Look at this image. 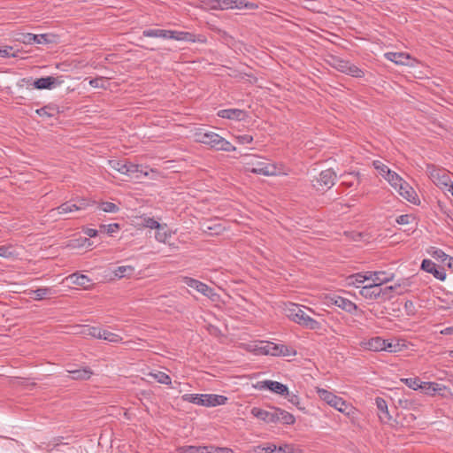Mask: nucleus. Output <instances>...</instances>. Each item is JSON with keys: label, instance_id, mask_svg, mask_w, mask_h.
Wrapping results in <instances>:
<instances>
[{"label": "nucleus", "instance_id": "37", "mask_svg": "<svg viewBox=\"0 0 453 453\" xmlns=\"http://www.w3.org/2000/svg\"><path fill=\"white\" fill-rule=\"evenodd\" d=\"M127 162L128 161L127 159H111L108 161V165L111 169L125 174Z\"/></svg>", "mask_w": 453, "mask_h": 453}, {"label": "nucleus", "instance_id": "9", "mask_svg": "<svg viewBox=\"0 0 453 453\" xmlns=\"http://www.w3.org/2000/svg\"><path fill=\"white\" fill-rule=\"evenodd\" d=\"M429 178L440 188H449L452 185L449 172L441 168H436L434 165L427 167Z\"/></svg>", "mask_w": 453, "mask_h": 453}, {"label": "nucleus", "instance_id": "14", "mask_svg": "<svg viewBox=\"0 0 453 453\" xmlns=\"http://www.w3.org/2000/svg\"><path fill=\"white\" fill-rule=\"evenodd\" d=\"M395 190L398 194L408 202L413 204L419 203V198L414 188L406 181L403 180Z\"/></svg>", "mask_w": 453, "mask_h": 453}, {"label": "nucleus", "instance_id": "48", "mask_svg": "<svg viewBox=\"0 0 453 453\" xmlns=\"http://www.w3.org/2000/svg\"><path fill=\"white\" fill-rule=\"evenodd\" d=\"M346 74L355 78H361L365 75V72L356 65L350 63L348 67Z\"/></svg>", "mask_w": 453, "mask_h": 453}, {"label": "nucleus", "instance_id": "49", "mask_svg": "<svg viewBox=\"0 0 453 453\" xmlns=\"http://www.w3.org/2000/svg\"><path fill=\"white\" fill-rule=\"evenodd\" d=\"M100 209L104 212L114 213L119 211V207L111 202H104L100 204Z\"/></svg>", "mask_w": 453, "mask_h": 453}, {"label": "nucleus", "instance_id": "32", "mask_svg": "<svg viewBox=\"0 0 453 453\" xmlns=\"http://www.w3.org/2000/svg\"><path fill=\"white\" fill-rule=\"evenodd\" d=\"M150 377L156 380L158 383L164 384V385H171L172 380L171 377L166 374L165 372H160V371H154L150 372L148 374Z\"/></svg>", "mask_w": 453, "mask_h": 453}, {"label": "nucleus", "instance_id": "27", "mask_svg": "<svg viewBox=\"0 0 453 453\" xmlns=\"http://www.w3.org/2000/svg\"><path fill=\"white\" fill-rule=\"evenodd\" d=\"M171 236L172 232L167 227V225L160 224L159 227H157L156 230L155 239L158 242L165 243Z\"/></svg>", "mask_w": 453, "mask_h": 453}, {"label": "nucleus", "instance_id": "47", "mask_svg": "<svg viewBox=\"0 0 453 453\" xmlns=\"http://www.w3.org/2000/svg\"><path fill=\"white\" fill-rule=\"evenodd\" d=\"M431 256L436 260H440L446 265H448L449 258H452V257L447 255L443 250L440 249H434L431 252Z\"/></svg>", "mask_w": 453, "mask_h": 453}, {"label": "nucleus", "instance_id": "7", "mask_svg": "<svg viewBox=\"0 0 453 453\" xmlns=\"http://www.w3.org/2000/svg\"><path fill=\"white\" fill-rule=\"evenodd\" d=\"M89 205V202L85 198L78 199L77 201H68L63 203L59 206L50 210L49 216L54 218L58 215L71 213L73 211L85 210Z\"/></svg>", "mask_w": 453, "mask_h": 453}, {"label": "nucleus", "instance_id": "40", "mask_svg": "<svg viewBox=\"0 0 453 453\" xmlns=\"http://www.w3.org/2000/svg\"><path fill=\"white\" fill-rule=\"evenodd\" d=\"M384 179L395 189L397 188L399 184L403 180V179L394 171H391Z\"/></svg>", "mask_w": 453, "mask_h": 453}, {"label": "nucleus", "instance_id": "42", "mask_svg": "<svg viewBox=\"0 0 453 453\" xmlns=\"http://www.w3.org/2000/svg\"><path fill=\"white\" fill-rule=\"evenodd\" d=\"M134 268L131 265H121L116 268L114 271V274L116 277L123 278L126 276H130L134 273Z\"/></svg>", "mask_w": 453, "mask_h": 453}, {"label": "nucleus", "instance_id": "19", "mask_svg": "<svg viewBox=\"0 0 453 453\" xmlns=\"http://www.w3.org/2000/svg\"><path fill=\"white\" fill-rule=\"evenodd\" d=\"M217 115L222 119L233 120H244L248 115L246 111L240 109H222L217 112Z\"/></svg>", "mask_w": 453, "mask_h": 453}, {"label": "nucleus", "instance_id": "64", "mask_svg": "<svg viewBox=\"0 0 453 453\" xmlns=\"http://www.w3.org/2000/svg\"><path fill=\"white\" fill-rule=\"evenodd\" d=\"M221 11L233 10V0H219Z\"/></svg>", "mask_w": 453, "mask_h": 453}, {"label": "nucleus", "instance_id": "31", "mask_svg": "<svg viewBox=\"0 0 453 453\" xmlns=\"http://www.w3.org/2000/svg\"><path fill=\"white\" fill-rule=\"evenodd\" d=\"M386 349L384 351H388L389 353H397L402 351L405 347L404 341L397 340L395 342H389L386 340L385 342Z\"/></svg>", "mask_w": 453, "mask_h": 453}, {"label": "nucleus", "instance_id": "22", "mask_svg": "<svg viewBox=\"0 0 453 453\" xmlns=\"http://www.w3.org/2000/svg\"><path fill=\"white\" fill-rule=\"evenodd\" d=\"M62 81L52 76L42 77L34 81V87L37 89H51L60 85Z\"/></svg>", "mask_w": 453, "mask_h": 453}, {"label": "nucleus", "instance_id": "52", "mask_svg": "<svg viewBox=\"0 0 453 453\" xmlns=\"http://www.w3.org/2000/svg\"><path fill=\"white\" fill-rule=\"evenodd\" d=\"M13 49L11 46H4L0 48V57L3 58H15L17 54L12 52Z\"/></svg>", "mask_w": 453, "mask_h": 453}, {"label": "nucleus", "instance_id": "38", "mask_svg": "<svg viewBox=\"0 0 453 453\" xmlns=\"http://www.w3.org/2000/svg\"><path fill=\"white\" fill-rule=\"evenodd\" d=\"M101 335H102V337L100 339L104 340L111 343H119V342H122V340H123V338L119 334H117L115 333H112V332H110L107 330L102 329Z\"/></svg>", "mask_w": 453, "mask_h": 453}, {"label": "nucleus", "instance_id": "8", "mask_svg": "<svg viewBox=\"0 0 453 453\" xmlns=\"http://www.w3.org/2000/svg\"><path fill=\"white\" fill-rule=\"evenodd\" d=\"M247 170L250 173L265 176H273L281 173V171L275 164L263 161L247 163Z\"/></svg>", "mask_w": 453, "mask_h": 453}, {"label": "nucleus", "instance_id": "59", "mask_svg": "<svg viewBox=\"0 0 453 453\" xmlns=\"http://www.w3.org/2000/svg\"><path fill=\"white\" fill-rule=\"evenodd\" d=\"M277 453H294V447L289 444H284L276 449Z\"/></svg>", "mask_w": 453, "mask_h": 453}, {"label": "nucleus", "instance_id": "11", "mask_svg": "<svg viewBox=\"0 0 453 453\" xmlns=\"http://www.w3.org/2000/svg\"><path fill=\"white\" fill-rule=\"evenodd\" d=\"M336 173L331 168L320 172L313 180V187L318 190L329 189L335 184Z\"/></svg>", "mask_w": 453, "mask_h": 453}, {"label": "nucleus", "instance_id": "28", "mask_svg": "<svg viewBox=\"0 0 453 453\" xmlns=\"http://www.w3.org/2000/svg\"><path fill=\"white\" fill-rule=\"evenodd\" d=\"M374 277L372 284H378V287H382L384 283L389 282L393 280V274L381 271H374Z\"/></svg>", "mask_w": 453, "mask_h": 453}, {"label": "nucleus", "instance_id": "41", "mask_svg": "<svg viewBox=\"0 0 453 453\" xmlns=\"http://www.w3.org/2000/svg\"><path fill=\"white\" fill-rule=\"evenodd\" d=\"M18 256L15 249L12 245L0 246V257L4 258H13Z\"/></svg>", "mask_w": 453, "mask_h": 453}, {"label": "nucleus", "instance_id": "1", "mask_svg": "<svg viewBox=\"0 0 453 453\" xmlns=\"http://www.w3.org/2000/svg\"><path fill=\"white\" fill-rule=\"evenodd\" d=\"M316 392L322 401L348 417L351 421L357 418V410L350 403L327 389L318 388Z\"/></svg>", "mask_w": 453, "mask_h": 453}, {"label": "nucleus", "instance_id": "63", "mask_svg": "<svg viewBox=\"0 0 453 453\" xmlns=\"http://www.w3.org/2000/svg\"><path fill=\"white\" fill-rule=\"evenodd\" d=\"M361 275H362V278L364 280V281H371L372 282V280H373V277H374V271H367V272H363V273H360Z\"/></svg>", "mask_w": 453, "mask_h": 453}, {"label": "nucleus", "instance_id": "5", "mask_svg": "<svg viewBox=\"0 0 453 453\" xmlns=\"http://www.w3.org/2000/svg\"><path fill=\"white\" fill-rule=\"evenodd\" d=\"M395 288L393 286L378 287V284L369 283L361 288L359 294L362 297L369 301L378 299L387 300L391 298V293Z\"/></svg>", "mask_w": 453, "mask_h": 453}, {"label": "nucleus", "instance_id": "2", "mask_svg": "<svg viewBox=\"0 0 453 453\" xmlns=\"http://www.w3.org/2000/svg\"><path fill=\"white\" fill-rule=\"evenodd\" d=\"M194 139L196 142L209 146L215 150L233 152L236 148L227 140L212 131L203 128L196 129L194 133Z\"/></svg>", "mask_w": 453, "mask_h": 453}, {"label": "nucleus", "instance_id": "60", "mask_svg": "<svg viewBox=\"0 0 453 453\" xmlns=\"http://www.w3.org/2000/svg\"><path fill=\"white\" fill-rule=\"evenodd\" d=\"M210 453H231L232 449L228 448L212 447L210 446Z\"/></svg>", "mask_w": 453, "mask_h": 453}, {"label": "nucleus", "instance_id": "62", "mask_svg": "<svg viewBox=\"0 0 453 453\" xmlns=\"http://www.w3.org/2000/svg\"><path fill=\"white\" fill-rule=\"evenodd\" d=\"M104 80L102 78H95L89 80L88 83L93 88H103Z\"/></svg>", "mask_w": 453, "mask_h": 453}, {"label": "nucleus", "instance_id": "10", "mask_svg": "<svg viewBox=\"0 0 453 453\" xmlns=\"http://www.w3.org/2000/svg\"><path fill=\"white\" fill-rule=\"evenodd\" d=\"M181 280L189 288L196 289L197 292L201 293L202 295L210 298L212 301H215L218 297L217 293L214 291L212 288L209 287L207 284L198 280L184 276L181 278Z\"/></svg>", "mask_w": 453, "mask_h": 453}, {"label": "nucleus", "instance_id": "46", "mask_svg": "<svg viewBox=\"0 0 453 453\" xmlns=\"http://www.w3.org/2000/svg\"><path fill=\"white\" fill-rule=\"evenodd\" d=\"M277 446L273 443H267L266 445H258L254 447V453H273L276 451Z\"/></svg>", "mask_w": 453, "mask_h": 453}, {"label": "nucleus", "instance_id": "35", "mask_svg": "<svg viewBox=\"0 0 453 453\" xmlns=\"http://www.w3.org/2000/svg\"><path fill=\"white\" fill-rule=\"evenodd\" d=\"M208 446L187 445L179 449L180 453H210Z\"/></svg>", "mask_w": 453, "mask_h": 453}, {"label": "nucleus", "instance_id": "33", "mask_svg": "<svg viewBox=\"0 0 453 453\" xmlns=\"http://www.w3.org/2000/svg\"><path fill=\"white\" fill-rule=\"evenodd\" d=\"M233 9L237 10H257L258 9V4L254 2L245 1V0H233Z\"/></svg>", "mask_w": 453, "mask_h": 453}, {"label": "nucleus", "instance_id": "61", "mask_svg": "<svg viewBox=\"0 0 453 453\" xmlns=\"http://www.w3.org/2000/svg\"><path fill=\"white\" fill-rule=\"evenodd\" d=\"M35 44H44L49 42V40L47 38V35L42 34V35H35V38L34 39Z\"/></svg>", "mask_w": 453, "mask_h": 453}, {"label": "nucleus", "instance_id": "24", "mask_svg": "<svg viewBox=\"0 0 453 453\" xmlns=\"http://www.w3.org/2000/svg\"><path fill=\"white\" fill-rule=\"evenodd\" d=\"M420 389L428 395H434L436 393L440 394L442 390L447 389V387L436 382L423 381Z\"/></svg>", "mask_w": 453, "mask_h": 453}, {"label": "nucleus", "instance_id": "36", "mask_svg": "<svg viewBox=\"0 0 453 453\" xmlns=\"http://www.w3.org/2000/svg\"><path fill=\"white\" fill-rule=\"evenodd\" d=\"M34 299L41 301L46 296H51L56 294L55 290L51 288H40L33 291Z\"/></svg>", "mask_w": 453, "mask_h": 453}, {"label": "nucleus", "instance_id": "56", "mask_svg": "<svg viewBox=\"0 0 453 453\" xmlns=\"http://www.w3.org/2000/svg\"><path fill=\"white\" fill-rule=\"evenodd\" d=\"M101 228L104 229L108 234H112L119 229V225L117 223L102 225Z\"/></svg>", "mask_w": 453, "mask_h": 453}, {"label": "nucleus", "instance_id": "16", "mask_svg": "<svg viewBox=\"0 0 453 453\" xmlns=\"http://www.w3.org/2000/svg\"><path fill=\"white\" fill-rule=\"evenodd\" d=\"M256 388L260 390L268 389L280 395H284L285 394H288V387L286 385L273 380L259 381L257 382Z\"/></svg>", "mask_w": 453, "mask_h": 453}, {"label": "nucleus", "instance_id": "18", "mask_svg": "<svg viewBox=\"0 0 453 453\" xmlns=\"http://www.w3.org/2000/svg\"><path fill=\"white\" fill-rule=\"evenodd\" d=\"M337 304L336 306L342 311L348 312L351 315H362L364 311L360 310L357 305L350 301L349 299H347L342 296H339L338 299H336Z\"/></svg>", "mask_w": 453, "mask_h": 453}, {"label": "nucleus", "instance_id": "23", "mask_svg": "<svg viewBox=\"0 0 453 453\" xmlns=\"http://www.w3.org/2000/svg\"><path fill=\"white\" fill-rule=\"evenodd\" d=\"M386 340L380 337H372L363 342V347L371 351H384Z\"/></svg>", "mask_w": 453, "mask_h": 453}, {"label": "nucleus", "instance_id": "55", "mask_svg": "<svg viewBox=\"0 0 453 453\" xmlns=\"http://www.w3.org/2000/svg\"><path fill=\"white\" fill-rule=\"evenodd\" d=\"M143 226L145 227L157 230V228L159 227L160 223L153 218H146L143 220Z\"/></svg>", "mask_w": 453, "mask_h": 453}, {"label": "nucleus", "instance_id": "57", "mask_svg": "<svg viewBox=\"0 0 453 453\" xmlns=\"http://www.w3.org/2000/svg\"><path fill=\"white\" fill-rule=\"evenodd\" d=\"M288 401L292 403L293 405H296V406H298L299 403H300V398L299 396L295 394V393H290L288 390V394H285L284 395Z\"/></svg>", "mask_w": 453, "mask_h": 453}, {"label": "nucleus", "instance_id": "13", "mask_svg": "<svg viewBox=\"0 0 453 453\" xmlns=\"http://www.w3.org/2000/svg\"><path fill=\"white\" fill-rule=\"evenodd\" d=\"M150 173H157L156 170L143 166L142 165L134 164L127 162L125 175L132 178L140 179L142 177H148Z\"/></svg>", "mask_w": 453, "mask_h": 453}, {"label": "nucleus", "instance_id": "44", "mask_svg": "<svg viewBox=\"0 0 453 453\" xmlns=\"http://www.w3.org/2000/svg\"><path fill=\"white\" fill-rule=\"evenodd\" d=\"M408 388L418 390L421 388L422 382L419 378H404L401 380Z\"/></svg>", "mask_w": 453, "mask_h": 453}, {"label": "nucleus", "instance_id": "34", "mask_svg": "<svg viewBox=\"0 0 453 453\" xmlns=\"http://www.w3.org/2000/svg\"><path fill=\"white\" fill-rule=\"evenodd\" d=\"M278 416H279V421L280 423H282L284 425H293L296 422V418L294 415L289 413L288 411L282 410L280 408L277 409Z\"/></svg>", "mask_w": 453, "mask_h": 453}, {"label": "nucleus", "instance_id": "51", "mask_svg": "<svg viewBox=\"0 0 453 453\" xmlns=\"http://www.w3.org/2000/svg\"><path fill=\"white\" fill-rule=\"evenodd\" d=\"M340 296L334 294V293H330V294H327L325 296V298H324V303L327 306H336L337 304V302H336V299L339 298Z\"/></svg>", "mask_w": 453, "mask_h": 453}, {"label": "nucleus", "instance_id": "30", "mask_svg": "<svg viewBox=\"0 0 453 453\" xmlns=\"http://www.w3.org/2000/svg\"><path fill=\"white\" fill-rule=\"evenodd\" d=\"M170 30L165 29H145L142 31V35L144 37H155V38H163L169 39Z\"/></svg>", "mask_w": 453, "mask_h": 453}, {"label": "nucleus", "instance_id": "3", "mask_svg": "<svg viewBox=\"0 0 453 453\" xmlns=\"http://www.w3.org/2000/svg\"><path fill=\"white\" fill-rule=\"evenodd\" d=\"M303 308L309 310L311 312L315 313L311 308L290 303L286 305L284 311L286 316L293 322L299 326L310 329V330H319L321 329V323L307 315Z\"/></svg>", "mask_w": 453, "mask_h": 453}, {"label": "nucleus", "instance_id": "43", "mask_svg": "<svg viewBox=\"0 0 453 453\" xmlns=\"http://www.w3.org/2000/svg\"><path fill=\"white\" fill-rule=\"evenodd\" d=\"M372 165L377 170L378 173L383 178H385L392 171L380 160H374L372 162Z\"/></svg>", "mask_w": 453, "mask_h": 453}, {"label": "nucleus", "instance_id": "29", "mask_svg": "<svg viewBox=\"0 0 453 453\" xmlns=\"http://www.w3.org/2000/svg\"><path fill=\"white\" fill-rule=\"evenodd\" d=\"M78 327L80 328V334L88 335L96 339H100L102 337V329L99 327L90 326H79Z\"/></svg>", "mask_w": 453, "mask_h": 453}, {"label": "nucleus", "instance_id": "4", "mask_svg": "<svg viewBox=\"0 0 453 453\" xmlns=\"http://www.w3.org/2000/svg\"><path fill=\"white\" fill-rule=\"evenodd\" d=\"M182 400L199 406L215 407L226 404L227 397L216 394H185Z\"/></svg>", "mask_w": 453, "mask_h": 453}, {"label": "nucleus", "instance_id": "17", "mask_svg": "<svg viewBox=\"0 0 453 453\" xmlns=\"http://www.w3.org/2000/svg\"><path fill=\"white\" fill-rule=\"evenodd\" d=\"M421 269L426 273H432L434 278L440 280L446 279V273L443 268H440L430 259H424L421 264Z\"/></svg>", "mask_w": 453, "mask_h": 453}, {"label": "nucleus", "instance_id": "25", "mask_svg": "<svg viewBox=\"0 0 453 453\" xmlns=\"http://www.w3.org/2000/svg\"><path fill=\"white\" fill-rule=\"evenodd\" d=\"M71 284L77 285L87 288L91 282V280L85 274L73 273L66 278Z\"/></svg>", "mask_w": 453, "mask_h": 453}, {"label": "nucleus", "instance_id": "39", "mask_svg": "<svg viewBox=\"0 0 453 453\" xmlns=\"http://www.w3.org/2000/svg\"><path fill=\"white\" fill-rule=\"evenodd\" d=\"M349 64H350L349 61H347V60H344V59H342L339 58H334L332 59V63H331V65L334 68H335L337 71L343 73H347Z\"/></svg>", "mask_w": 453, "mask_h": 453}, {"label": "nucleus", "instance_id": "26", "mask_svg": "<svg viewBox=\"0 0 453 453\" xmlns=\"http://www.w3.org/2000/svg\"><path fill=\"white\" fill-rule=\"evenodd\" d=\"M67 372L71 374V379L80 380H88L93 374V372L88 367H83L76 370H68Z\"/></svg>", "mask_w": 453, "mask_h": 453}, {"label": "nucleus", "instance_id": "21", "mask_svg": "<svg viewBox=\"0 0 453 453\" xmlns=\"http://www.w3.org/2000/svg\"><path fill=\"white\" fill-rule=\"evenodd\" d=\"M375 405L378 409V416L382 423L388 424L392 419L388 411L387 402L382 397L375 398Z\"/></svg>", "mask_w": 453, "mask_h": 453}, {"label": "nucleus", "instance_id": "58", "mask_svg": "<svg viewBox=\"0 0 453 453\" xmlns=\"http://www.w3.org/2000/svg\"><path fill=\"white\" fill-rule=\"evenodd\" d=\"M205 4L210 10L221 11L219 0H206Z\"/></svg>", "mask_w": 453, "mask_h": 453}, {"label": "nucleus", "instance_id": "50", "mask_svg": "<svg viewBox=\"0 0 453 453\" xmlns=\"http://www.w3.org/2000/svg\"><path fill=\"white\" fill-rule=\"evenodd\" d=\"M35 38V35L27 33V34L21 35L20 37L17 38V41H19L22 43H25V44L32 45V44H35V41H34Z\"/></svg>", "mask_w": 453, "mask_h": 453}, {"label": "nucleus", "instance_id": "15", "mask_svg": "<svg viewBox=\"0 0 453 453\" xmlns=\"http://www.w3.org/2000/svg\"><path fill=\"white\" fill-rule=\"evenodd\" d=\"M278 408H273L272 411L263 410L261 408L254 407L251 409V414L258 419H261L266 423H278Z\"/></svg>", "mask_w": 453, "mask_h": 453}, {"label": "nucleus", "instance_id": "20", "mask_svg": "<svg viewBox=\"0 0 453 453\" xmlns=\"http://www.w3.org/2000/svg\"><path fill=\"white\" fill-rule=\"evenodd\" d=\"M386 59L401 65H413V64L410 63L411 60H413L410 54L405 52H387L385 53Z\"/></svg>", "mask_w": 453, "mask_h": 453}, {"label": "nucleus", "instance_id": "53", "mask_svg": "<svg viewBox=\"0 0 453 453\" xmlns=\"http://www.w3.org/2000/svg\"><path fill=\"white\" fill-rule=\"evenodd\" d=\"M414 220V217L410 214H403L397 217L396 222L400 225H408Z\"/></svg>", "mask_w": 453, "mask_h": 453}, {"label": "nucleus", "instance_id": "12", "mask_svg": "<svg viewBox=\"0 0 453 453\" xmlns=\"http://www.w3.org/2000/svg\"><path fill=\"white\" fill-rule=\"evenodd\" d=\"M169 39L180 42H200L205 43L206 37L203 35H196L189 32L170 30Z\"/></svg>", "mask_w": 453, "mask_h": 453}, {"label": "nucleus", "instance_id": "45", "mask_svg": "<svg viewBox=\"0 0 453 453\" xmlns=\"http://www.w3.org/2000/svg\"><path fill=\"white\" fill-rule=\"evenodd\" d=\"M365 283L362 275L360 273H354L352 275H349L347 278V285L348 286H354L356 288H359L360 284Z\"/></svg>", "mask_w": 453, "mask_h": 453}, {"label": "nucleus", "instance_id": "54", "mask_svg": "<svg viewBox=\"0 0 453 453\" xmlns=\"http://www.w3.org/2000/svg\"><path fill=\"white\" fill-rule=\"evenodd\" d=\"M234 138L239 144H250L253 142V136L250 134H240Z\"/></svg>", "mask_w": 453, "mask_h": 453}, {"label": "nucleus", "instance_id": "6", "mask_svg": "<svg viewBox=\"0 0 453 453\" xmlns=\"http://www.w3.org/2000/svg\"><path fill=\"white\" fill-rule=\"evenodd\" d=\"M251 350L256 355H265L273 357H286L290 355L288 346L283 344H276L271 342H259L256 343Z\"/></svg>", "mask_w": 453, "mask_h": 453}]
</instances>
